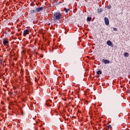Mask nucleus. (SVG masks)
Here are the masks:
<instances>
[{"mask_svg": "<svg viewBox=\"0 0 130 130\" xmlns=\"http://www.w3.org/2000/svg\"><path fill=\"white\" fill-rule=\"evenodd\" d=\"M61 14L60 12H56L53 14V18L54 21H58L61 19Z\"/></svg>", "mask_w": 130, "mask_h": 130, "instance_id": "obj_1", "label": "nucleus"}, {"mask_svg": "<svg viewBox=\"0 0 130 130\" xmlns=\"http://www.w3.org/2000/svg\"><path fill=\"white\" fill-rule=\"evenodd\" d=\"M29 29H25L23 31V36H24V37H26V36H27V35H29Z\"/></svg>", "mask_w": 130, "mask_h": 130, "instance_id": "obj_2", "label": "nucleus"}, {"mask_svg": "<svg viewBox=\"0 0 130 130\" xmlns=\"http://www.w3.org/2000/svg\"><path fill=\"white\" fill-rule=\"evenodd\" d=\"M104 20L106 25H107V26H108V25H109V20L108 19V18L105 17Z\"/></svg>", "mask_w": 130, "mask_h": 130, "instance_id": "obj_3", "label": "nucleus"}, {"mask_svg": "<svg viewBox=\"0 0 130 130\" xmlns=\"http://www.w3.org/2000/svg\"><path fill=\"white\" fill-rule=\"evenodd\" d=\"M107 45H109V46H111V47H113V44H112V42H111V41H108L107 42Z\"/></svg>", "mask_w": 130, "mask_h": 130, "instance_id": "obj_4", "label": "nucleus"}, {"mask_svg": "<svg viewBox=\"0 0 130 130\" xmlns=\"http://www.w3.org/2000/svg\"><path fill=\"white\" fill-rule=\"evenodd\" d=\"M3 44L5 45H7V44H9V40L8 39H4L3 40Z\"/></svg>", "mask_w": 130, "mask_h": 130, "instance_id": "obj_5", "label": "nucleus"}, {"mask_svg": "<svg viewBox=\"0 0 130 130\" xmlns=\"http://www.w3.org/2000/svg\"><path fill=\"white\" fill-rule=\"evenodd\" d=\"M103 61L105 64H107V63H110V61L107 59H103Z\"/></svg>", "mask_w": 130, "mask_h": 130, "instance_id": "obj_6", "label": "nucleus"}, {"mask_svg": "<svg viewBox=\"0 0 130 130\" xmlns=\"http://www.w3.org/2000/svg\"><path fill=\"white\" fill-rule=\"evenodd\" d=\"M42 10H43V7H38L36 9V11L37 12H41V11H42Z\"/></svg>", "mask_w": 130, "mask_h": 130, "instance_id": "obj_7", "label": "nucleus"}, {"mask_svg": "<svg viewBox=\"0 0 130 130\" xmlns=\"http://www.w3.org/2000/svg\"><path fill=\"white\" fill-rule=\"evenodd\" d=\"M124 55L125 57H128V56H129V54H128L127 52H125L124 53Z\"/></svg>", "mask_w": 130, "mask_h": 130, "instance_id": "obj_8", "label": "nucleus"}, {"mask_svg": "<svg viewBox=\"0 0 130 130\" xmlns=\"http://www.w3.org/2000/svg\"><path fill=\"white\" fill-rule=\"evenodd\" d=\"M64 10L65 11L66 13H68L69 11H70V8H64Z\"/></svg>", "mask_w": 130, "mask_h": 130, "instance_id": "obj_9", "label": "nucleus"}, {"mask_svg": "<svg viewBox=\"0 0 130 130\" xmlns=\"http://www.w3.org/2000/svg\"><path fill=\"white\" fill-rule=\"evenodd\" d=\"M91 20H92V17H87V22L91 21Z\"/></svg>", "mask_w": 130, "mask_h": 130, "instance_id": "obj_10", "label": "nucleus"}, {"mask_svg": "<svg viewBox=\"0 0 130 130\" xmlns=\"http://www.w3.org/2000/svg\"><path fill=\"white\" fill-rule=\"evenodd\" d=\"M97 74H98V75H101V74H102V72H101V71H100V70H99L97 72Z\"/></svg>", "mask_w": 130, "mask_h": 130, "instance_id": "obj_11", "label": "nucleus"}, {"mask_svg": "<svg viewBox=\"0 0 130 130\" xmlns=\"http://www.w3.org/2000/svg\"><path fill=\"white\" fill-rule=\"evenodd\" d=\"M107 127H108L109 129H111V128H112V126H111V125H109L107 126Z\"/></svg>", "mask_w": 130, "mask_h": 130, "instance_id": "obj_12", "label": "nucleus"}, {"mask_svg": "<svg viewBox=\"0 0 130 130\" xmlns=\"http://www.w3.org/2000/svg\"><path fill=\"white\" fill-rule=\"evenodd\" d=\"M107 9H108L109 10L111 9V5H109L107 7Z\"/></svg>", "mask_w": 130, "mask_h": 130, "instance_id": "obj_13", "label": "nucleus"}, {"mask_svg": "<svg viewBox=\"0 0 130 130\" xmlns=\"http://www.w3.org/2000/svg\"><path fill=\"white\" fill-rule=\"evenodd\" d=\"M46 105H47V106H50V104H49V103H46Z\"/></svg>", "mask_w": 130, "mask_h": 130, "instance_id": "obj_14", "label": "nucleus"}, {"mask_svg": "<svg viewBox=\"0 0 130 130\" xmlns=\"http://www.w3.org/2000/svg\"><path fill=\"white\" fill-rule=\"evenodd\" d=\"M113 30H114V31H117V28H113Z\"/></svg>", "mask_w": 130, "mask_h": 130, "instance_id": "obj_15", "label": "nucleus"}, {"mask_svg": "<svg viewBox=\"0 0 130 130\" xmlns=\"http://www.w3.org/2000/svg\"><path fill=\"white\" fill-rule=\"evenodd\" d=\"M32 13H35V10H32Z\"/></svg>", "mask_w": 130, "mask_h": 130, "instance_id": "obj_16", "label": "nucleus"}, {"mask_svg": "<svg viewBox=\"0 0 130 130\" xmlns=\"http://www.w3.org/2000/svg\"><path fill=\"white\" fill-rule=\"evenodd\" d=\"M49 102H50V101H49Z\"/></svg>", "mask_w": 130, "mask_h": 130, "instance_id": "obj_17", "label": "nucleus"}]
</instances>
